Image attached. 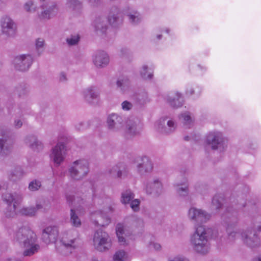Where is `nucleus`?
Here are the masks:
<instances>
[{
    "instance_id": "obj_1",
    "label": "nucleus",
    "mask_w": 261,
    "mask_h": 261,
    "mask_svg": "<svg viewBox=\"0 0 261 261\" xmlns=\"http://www.w3.org/2000/svg\"><path fill=\"white\" fill-rule=\"evenodd\" d=\"M13 238L14 241L22 244L25 248L23 255L30 256L37 252L40 246L36 243V234L29 227H23L19 228L14 233Z\"/></svg>"
},
{
    "instance_id": "obj_2",
    "label": "nucleus",
    "mask_w": 261,
    "mask_h": 261,
    "mask_svg": "<svg viewBox=\"0 0 261 261\" xmlns=\"http://www.w3.org/2000/svg\"><path fill=\"white\" fill-rule=\"evenodd\" d=\"M212 231L211 228H206L202 225L196 227L190 239L191 245L196 252L201 254L208 252L210 248L209 240Z\"/></svg>"
},
{
    "instance_id": "obj_3",
    "label": "nucleus",
    "mask_w": 261,
    "mask_h": 261,
    "mask_svg": "<svg viewBox=\"0 0 261 261\" xmlns=\"http://www.w3.org/2000/svg\"><path fill=\"white\" fill-rule=\"evenodd\" d=\"M88 172V162L85 160H80L74 161L69 166L68 174L70 178L79 180L84 177Z\"/></svg>"
},
{
    "instance_id": "obj_4",
    "label": "nucleus",
    "mask_w": 261,
    "mask_h": 261,
    "mask_svg": "<svg viewBox=\"0 0 261 261\" xmlns=\"http://www.w3.org/2000/svg\"><path fill=\"white\" fill-rule=\"evenodd\" d=\"M61 242L63 247L67 250V253H71L80 245L77 232L74 230L64 232L61 237Z\"/></svg>"
},
{
    "instance_id": "obj_5",
    "label": "nucleus",
    "mask_w": 261,
    "mask_h": 261,
    "mask_svg": "<svg viewBox=\"0 0 261 261\" xmlns=\"http://www.w3.org/2000/svg\"><path fill=\"white\" fill-rule=\"evenodd\" d=\"M93 245L96 250L101 252L106 251L111 248V240L107 232L98 230L94 235Z\"/></svg>"
},
{
    "instance_id": "obj_6",
    "label": "nucleus",
    "mask_w": 261,
    "mask_h": 261,
    "mask_svg": "<svg viewBox=\"0 0 261 261\" xmlns=\"http://www.w3.org/2000/svg\"><path fill=\"white\" fill-rule=\"evenodd\" d=\"M187 216L192 223L197 225L206 223L211 217V214L206 211L195 207L189 209Z\"/></svg>"
},
{
    "instance_id": "obj_7",
    "label": "nucleus",
    "mask_w": 261,
    "mask_h": 261,
    "mask_svg": "<svg viewBox=\"0 0 261 261\" xmlns=\"http://www.w3.org/2000/svg\"><path fill=\"white\" fill-rule=\"evenodd\" d=\"M2 198L8 204V208L5 212L6 216L8 218L14 217L16 214L17 204L21 199V195L17 193H6L3 195Z\"/></svg>"
},
{
    "instance_id": "obj_8",
    "label": "nucleus",
    "mask_w": 261,
    "mask_h": 261,
    "mask_svg": "<svg viewBox=\"0 0 261 261\" xmlns=\"http://www.w3.org/2000/svg\"><path fill=\"white\" fill-rule=\"evenodd\" d=\"M206 142L213 150L223 151L226 147V140L220 132H211L206 137Z\"/></svg>"
},
{
    "instance_id": "obj_9",
    "label": "nucleus",
    "mask_w": 261,
    "mask_h": 261,
    "mask_svg": "<svg viewBox=\"0 0 261 261\" xmlns=\"http://www.w3.org/2000/svg\"><path fill=\"white\" fill-rule=\"evenodd\" d=\"M40 8L41 11L38 16L41 20H49L56 17L59 13V7L56 2H51L46 6L42 5Z\"/></svg>"
},
{
    "instance_id": "obj_10",
    "label": "nucleus",
    "mask_w": 261,
    "mask_h": 261,
    "mask_svg": "<svg viewBox=\"0 0 261 261\" xmlns=\"http://www.w3.org/2000/svg\"><path fill=\"white\" fill-rule=\"evenodd\" d=\"M1 31L8 37H14L17 31V25L14 20L8 15L2 17L0 20Z\"/></svg>"
},
{
    "instance_id": "obj_11",
    "label": "nucleus",
    "mask_w": 261,
    "mask_h": 261,
    "mask_svg": "<svg viewBox=\"0 0 261 261\" xmlns=\"http://www.w3.org/2000/svg\"><path fill=\"white\" fill-rule=\"evenodd\" d=\"M112 211V207L108 206L102 211H95L91 214V220L95 225L101 226L108 225L111 222V218L107 213L108 211Z\"/></svg>"
},
{
    "instance_id": "obj_12",
    "label": "nucleus",
    "mask_w": 261,
    "mask_h": 261,
    "mask_svg": "<svg viewBox=\"0 0 261 261\" xmlns=\"http://www.w3.org/2000/svg\"><path fill=\"white\" fill-rule=\"evenodd\" d=\"M108 129L113 132H120L123 130L124 121L122 117L117 114L112 113L107 118Z\"/></svg>"
},
{
    "instance_id": "obj_13",
    "label": "nucleus",
    "mask_w": 261,
    "mask_h": 261,
    "mask_svg": "<svg viewBox=\"0 0 261 261\" xmlns=\"http://www.w3.org/2000/svg\"><path fill=\"white\" fill-rule=\"evenodd\" d=\"M65 154V145L62 143H59L51 149L49 157L55 165L58 167L64 161Z\"/></svg>"
},
{
    "instance_id": "obj_14",
    "label": "nucleus",
    "mask_w": 261,
    "mask_h": 261,
    "mask_svg": "<svg viewBox=\"0 0 261 261\" xmlns=\"http://www.w3.org/2000/svg\"><path fill=\"white\" fill-rule=\"evenodd\" d=\"M33 61V57L29 54H22L16 56L14 60L13 64L15 68L20 71L28 70Z\"/></svg>"
},
{
    "instance_id": "obj_15",
    "label": "nucleus",
    "mask_w": 261,
    "mask_h": 261,
    "mask_svg": "<svg viewBox=\"0 0 261 261\" xmlns=\"http://www.w3.org/2000/svg\"><path fill=\"white\" fill-rule=\"evenodd\" d=\"M176 123L172 120H167V119H160L155 124L156 130L160 133L169 134L175 129Z\"/></svg>"
},
{
    "instance_id": "obj_16",
    "label": "nucleus",
    "mask_w": 261,
    "mask_h": 261,
    "mask_svg": "<svg viewBox=\"0 0 261 261\" xmlns=\"http://www.w3.org/2000/svg\"><path fill=\"white\" fill-rule=\"evenodd\" d=\"M92 62L98 68H102L108 65L110 58L108 54L103 50H97L92 56Z\"/></svg>"
},
{
    "instance_id": "obj_17",
    "label": "nucleus",
    "mask_w": 261,
    "mask_h": 261,
    "mask_svg": "<svg viewBox=\"0 0 261 261\" xmlns=\"http://www.w3.org/2000/svg\"><path fill=\"white\" fill-rule=\"evenodd\" d=\"M143 124L137 118L128 120L127 122L125 133L130 137L139 134L142 129Z\"/></svg>"
},
{
    "instance_id": "obj_18",
    "label": "nucleus",
    "mask_w": 261,
    "mask_h": 261,
    "mask_svg": "<svg viewBox=\"0 0 261 261\" xmlns=\"http://www.w3.org/2000/svg\"><path fill=\"white\" fill-rule=\"evenodd\" d=\"M136 162L137 170L140 174H144L152 171V163L148 157L146 156L139 157L136 159Z\"/></svg>"
},
{
    "instance_id": "obj_19",
    "label": "nucleus",
    "mask_w": 261,
    "mask_h": 261,
    "mask_svg": "<svg viewBox=\"0 0 261 261\" xmlns=\"http://www.w3.org/2000/svg\"><path fill=\"white\" fill-rule=\"evenodd\" d=\"M116 232L118 239V241L122 245H127L129 243V239H133L134 236H132L122 224H119L116 226Z\"/></svg>"
},
{
    "instance_id": "obj_20",
    "label": "nucleus",
    "mask_w": 261,
    "mask_h": 261,
    "mask_svg": "<svg viewBox=\"0 0 261 261\" xmlns=\"http://www.w3.org/2000/svg\"><path fill=\"white\" fill-rule=\"evenodd\" d=\"M165 99L170 106L175 108L181 107L184 102L182 95L178 92L169 93L165 97Z\"/></svg>"
},
{
    "instance_id": "obj_21",
    "label": "nucleus",
    "mask_w": 261,
    "mask_h": 261,
    "mask_svg": "<svg viewBox=\"0 0 261 261\" xmlns=\"http://www.w3.org/2000/svg\"><path fill=\"white\" fill-rule=\"evenodd\" d=\"M82 95L85 101L89 103H93L94 100L99 97V92L96 87L90 86L82 91Z\"/></svg>"
},
{
    "instance_id": "obj_22",
    "label": "nucleus",
    "mask_w": 261,
    "mask_h": 261,
    "mask_svg": "<svg viewBox=\"0 0 261 261\" xmlns=\"http://www.w3.org/2000/svg\"><path fill=\"white\" fill-rule=\"evenodd\" d=\"M145 190L148 194H152L154 196H159L164 191L162 184L158 179L147 183Z\"/></svg>"
},
{
    "instance_id": "obj_23",
    "label": "nucleus",
    "mask_w": 261,
    "mask_h": 261,
    "mask_svg": "<svg viewBox=\"0 0 261 261\" xmlns=\"http://www.w3.org/2000/svg\"><path fill=\"white\" fill-rule=\"evenodd\" d=\"M58 234V228L56 226H48L43 231L42 237L46 243H49L56 239Z\"/></svg>"
},
{
    "instance_id": "obj_24",
    "label": "nucleus",
    "mask_w": 261,
    "mask_h": 261,
    "mask_svg": "<svg viewBox=\"0 0 261 261\" xmlns=\"http://www.w3.org/2000/svg\"><path fill=\"white\" fill-rule=\"evenodd\" d=\"M108 21L109 23L113 26H116L122 22L120 11L117 8H113L110 12Z\"/></svg>"
},
{
    "instance_id": "obj_25",
    "label": "nucleus",
    "mask_w": 261,
    "mask_h": 261,
    "mask_svg": "<svg viewBox=\"0 0 261 261\" xmlns=\"http://www.w3.org/2000/svg\"><path fill=\"white\" fill-rule=\"evenodd\" d=\"M124 13L128 17L129 22L133 24H137L142 20L140 14L134 9L128 8L124 10Z\"/></svg>"
},
{
    "instance_id": "obj_26",
    "label": "nucleus",
    "mask_w": 261,
    "mask_h": 261,
    "mask_svg": "<svg viewBox=\"0 0 261 261\" xmlns=\"http://www.w3.org/2000/svg\"><path fill=\"white\" fill-rule=\"evenodd\" d=\"M177 194L182 197L187 196L189 193L188 185L187 179L183 181H177L174 185Z\"/></svg>"
},
{
    "instance_id": "obj_27",
    "label": "nucleus",
    "mask_w": 261,
    "mask_h": 261,
    "mask_svg": "<svg viewBox=\"0 0 261 261\" xmlns=\"http://www.w3.org/2000/svg\"><path fill=\"white\" fill-rule=\"evenodd\" d=\"M179 119L186 128H190L194 124V117L189 112L181 113L179 116Z\"/></svg>"
},
{
    "instance_id": "obj_28",
    "label": "nucleus",
    "mask_w": 261,
    "mask_h": 261,
    "mask_svg": "<svg viewBox=\"0 0 261 261\" xmlns=\"http://www.w3.org/2000/svg\"><path fill=\"white\" fill-rule=\"evenodd\" d=\"M25 142L27 145L34 150L38 151L42 148L41 142L39 141L35 136H31L27 137Z\"/></svg>"
},
{
    "instance_id": "obj_29",
    "label": "nucleus",
    "mask_w": 261,
    "mask_h": 261,
    "mask_svg": "<svg viewBox=\"0 0 261 261\" xmlns=\"http://www.w3.org/2000/svg\"><path fill=\"white\" fill-rule=\"evenodd\" d=\"M106 19L104 17H99L95 19L93 25L97 32L105 33L107 29Z\"/></svg>"
},
{
    "instance_id": "obj_30",
    "label": "nucleus",
    "mask_w": 261,
    "mask_h": 261,
    "mask_svg": "<svg viewBox=\"0 0 261 261\" xmlns=\"http://www.w3.org/2000/svg\"><path fill=\"white\" fill-rule=\"evenodd\" d=\"M25 173L22 168L20 166L16 167L11 172L10 177L12 180H16L20 179L24 175Z\"/></svg>"
},
{
    "instance_id": "obj_31",
    "label": "nucleus",
    "mask_w": 261,
    "mask_h": 261,
    "mask_svg": "<svg viewBox=\"0 0 261 261\" xmlns=\"http://www.w3.org/2000/svg\"><path fill=\"white\" fill-rule=\"evenodd\" d=\"M134 193L129 190L122 193L121 201L123 204L129 203L134 198Z\"/></svg>"
},
{
    "instance_id": "obj_32",
    "label": "nucleus",
    "mask_w": 261,
    "mask_h": 261,
    "mask_svg": "<svg viewBox=\"0 0 261 261\" xmlns=\"http://www.w3.org/2000/svg\"><path fill=\"white\" fill-rule=\"evenodd\" d=\"M223 198L221 195L218 194L215 195L212 199V202L213 208L216 210L221 208L223 205Z\"/></svg>"
},
{
    "instance_id": "obj_33",
    "label": "nucleus",
    "mask_w": 261,
    "mask_h": 261,
    "mask_svg": "<svg viewBox=\"0 0 261 261\" xmlns=\"http://www.w3.org/2000/svg\"><path fill=\"white\" fill-rule=\"evenodd\" d=\"M24 10L28 13H34L37 10V6L32 0H29L23 5Z\"/></svg>"
},
{
    "instance_id": "obj_34",
    "label": "nucleus",
    "mask_w": 261,
    "mask_h": 261,
    "mask_svg": "<svg viewBox=\"0 0 261 261\" xmlns=\"http://www.w3.org/2000/svg\"><path fill=\"white\" fill-rule=\"evenodd\" d=\"M117 86L123 91L127 90L129 86V81L127 77H122L117 82Z\"/></svg>"
},
{
    "instance_id": "obj_35",
    "label": "nucleus",
    "mask_w": 261,
    "mask_h": 261,
    "mask_svg": "<svg viewBox=\"0 0 261 261\" xmlns=\"http://www.w3.org/2000/svg\"><path fill=\"white\" fill-rule=\"evenodd\" d=\"M70 223L73 226L76 227L81 225V221L73 209L70 211Z\"/></svg>"
},
{
    "instance_id": "obj_36",
    "label": "nucleus",
    "mask_w": 261,
    "mask_h": 261,
    "mask_svg": "<svg viewBox=\"0 0 261 261\" xmlns=\"http://www.w3.org/2000/svg\"><path fill=\"white\" fill-rule=\"evenodd\" d=\"M20 213L27 216H34L36 214V210L34 206L24 207L22 208Z\"/></svg>"
},
{
    "instance_id": "obj_37",
    "label": "nucleus",
    "mask_w": 261,
    "mask_h": 261,
    "mask_svg": "<svg viewBox=\"0 0 261 261\" xmlns=\"http://www.w3.org/2000/svg\"><path fill=\"white\" fill-rule=\"evenodd\" d=\"M127 254L122 250L117 251L113 256V261H126Z\"/></svg>"
},
{
    "instance_id": "obj_38",
    "label": "nucleus",
    "mask_w": 261,
    "mask_h": 261,
    "mask_svg": "<svg viewBox=\"0 0 261 261\" xmlns=\"http://www.w3.org/2000/svg\"><path fill=\"white\" fill-rule=\"evenodd\" d=\"M109 174L114 177H120L122 175V172L118 165H115L109 170Z\"/></svg>"
},
{
    "instance_id": "obj_39",
    "label": "nucleus",
    "mask_w": 261,
    "mask_h": 261,
    "mask_svg": "<svg viewBox=\"0 0 261 261\" xmlns=\"http://www.w3.org/2000/svg\"><path fill=\"white\" fill-rule=\"evenodd\" d=\"M10 148V146L8 145L6 139H0V151L2 153L7 154L9 152Z\"/></svg>"
},
{
    "instance_id": "obj_40",
    "label": "nucleus",
    "mask_w": 261,
    "mask_h": 261,
    "mask_svg": "<svg viewBox=\"0 0 261 261\" xmlns=\"http://www.w3.org/2000/svg\"><path fill=\"white\" fill-rule=\"evenodd\" d=\"M140 75L143 79L145 80L151 79L153 76L152 72L148 71V67L146 65H143L141 69Z\"/></svg>"
},
{
    "instance_id": "obj_41",
    "label": "nucleus",
    "mask_w": 261,
    "mask_h": 261,
    "mask_svg": "<svg viewBox=\"0 0 261 261\" xmlns=\"http://www.w3.org/2000/svg\"><path fill=\"white\" fill-rule=\"evenodd\" d=\"M41 186L40 181L38 180H33L30 182L28 188L31 191H36L38 190Z\"/></svg>"
},
{
    "instance_id": "obj_42",
    "label": "nucleus",
    "mask_w": 261,
    "mask_h": 261,
    "mask_svg": "<svg viewBox=\"0 0 261 261\" xmlns=\"http://www.w3.org/2000/svg\"><path fill=\"white\" fill-rule=\"evenodd\" d=\"M79 39L80 37L78 35H71L67 38L66 42L69 45H74L78 43Z\"/></svg>"
},
{
    "instance_id": "obj_43",
    "label": "nucleus",
    "mask_w": 261,
    "mask_h": 261,
    "mask_svg": "<svg viewBox=\"0 0 261 261\" xmlns=\"http://www.w3.org/2000/svg\"><path fill=\"white\" fill-rule=\"evenodd\" d=\"M44 45V41L42 38H38L36 41V48L39 54L41 53L43 50Z\"/></svg>"
},
{
    "instance_id": "obj_44",
    "label": "nucleus",
    "mask_w": 261,
    "mask_h": 261,
    "mask_svg": "<svg viewBox=\"0 0 261 261\" xmlns=\"http://www.w3.org/2000/svg\"><path fill=\"white\" fill-rule=\"evenodd\" d=\"M89 126L87 122H80L75 125V128L79 131H82L87 129Z\"/></svg>"
},
{
    "instance_id": "obj_45",
    "label": "nucleus",
    "mask_w": 261,
    "mask_h": 261,
    "mask_svg": "<svg viewBox=\"0 0 261 261\" xmlns=\"http://www.w3.org/2000/svg\"><path fill=\"white\" fill-rule=\"evenodd\" d=\"M148 247L150 249H154L156 251L160 250L162 248L161 245L159 243L153 241H151L149 243Z\"/></svg>"
},
{
    "instance_id": "obj_46",
    "label": "nucleus",
    "mask_w": 261,
    "mask_h": 261,
    "mask_svg": "<svg viewBox=\"0 0 261 261\" xmlns=\"http://www.w3.org/2000/svg\"><path fill=\"white\" fill-rule=\"evenodd\" d=\"M68 4L73 9H78L81 6V3L78 0H68Z\"/></svg>"
},
{
    "instance_id": "obj_47",
    "label": "nucleus",
    "mask_w": 261,
    "mask_h": 261,
    "mask_svg": "<svg viewBox=\"0 0 261 261\" xmlns=\"http://www.w3.org/2000/svg\"><path fill=\"white\" fill-rule=\"evenodd\" d=\"M140 201L138 199L132 200L130 206L134 211H137L139 209Z\"/></svg>"
},
{
    "instance_id": "obj_48",
    "label": "nucleus",
    "mask_w": 261,
    "mask_h": 261,
    "mask_svg": "<svg viewBox=\"0 0 261 261\" xmlns=\"http://www.w3.org/2000/svg\"><path fill=\"white\" fill-rule=\"evenodd\" d=\"M133 107V105L131 102H129L128 101L125 100L124 101L121 103V108L124 111H129Z\"/></svg>"
},
{
    "instance_id": "obj_49",
    "label": "nucleus",
    "mask_w": 261,
    "mask_h": 261,
    "mask_svg": "<svg viewBox=\"0 0 261 261\" xmlns=\"http://www.w3.org/2000/svg\"><path fill=\"white\" fill-rule=\"evenodd\" d=\"M147 94L146 93L144 92L142 93V95H139L138 99V101L141 103H143L145 102L147 100Z\"/></svg>"
},
{
    "instance_id": "obj_50",
    "label": "nucleus",
    "mask_w": 261,
    "mask_h": 261,
    "mask_svg": "<svg viewBox=\"0 0 261 261\" xmlns=\"http://www.w3.org/2000/svg\"><path fill=\"white\" fill-rule=\"evenodd\" d=\"M168 261H189L187 258L182 256H177L169 259Z\"/></svg>"
},
{
    "instance_id": "obj_51",
    "label": "nucleus",
    "mask_w": 261,
    "mask_h": 261,
    "mask_svg": "<svg viewBox=\"0 0 261 261\" xmlns=\"http://www.w3.org/2000/svg\"><path fill=\"white\" fill-rule=\"evenodd\" d=\"M132 221L133 223V225H134L136 226H137L138 224H141L142 223V220L136 217H133L132 218Z\"/></svg>"
},
{
    "instance_id": "obj_52",
    "label": "nucleus",
    "mask_w": 261,
    "mask_h": 261,
    "mask_svg": "<svg viewBox=\"0 0 261 261\" xmlns=\"http://www.w3.org/2000/svg\"><path fill=\"white\" fill-rule=\"evenodd\" d=\"M129 50L127 48H122L120 49V56L122 57H125L129 54Z\"/></svg>"
},
{
    "instance_id": "obj_53",
    "label": "nucleus",
    "mask_w": 261,
    "mask_h": 261,
    "mask_svg": "<svg viewBox=\"0 0 261 261\" xmlns=\"http://www.w3.org/2000/svg\"><path fill=\"white\" fill-rule=\"evenodd\" d=\"M14 125L16 128H19L22 126V122L20 119H15L14 121Z\"/></svg>"
},
{
    "instance_id": "obj_54",
    "label": "nucleus",
    "mask_w": 261,
    "mask_h": 261,
    "mask_svg": "<svg viewBox=\"0 0 261 261\" xmlns=\"http://www.w3.org/2000/svg\"><path fill=\"white\" fill-rule=\"evenodd\" d=\"M194 93V89L192 87L189 86L186 90V94L188 95H191Z\"/></svg>"
},
{
    "instance_id": "obj_55",
    "label": "nucleus",
    "mask_w": 261,
    "mask_h": 261,
    "mask_svg": "<svg viewBox=\"0 0 261 261\" xmlns=\"http://www.w3.org/2000/svg\"><path fill=\"white\" fill-rule=\"evenodd\" d=\"M59 80L61 82H64L67 80L66 75L64 72H61L60 74Z\"/></svg>"
},
{
    "instance_id": "obj_56",
    "label": "nucleus",
    "mask_w": 261,
    "mask_h": 261,
    "mask_svg": "<svg viewBox=\"0 0 261 261\" xmlns=\"http://www.w3.org/2000/svg\"><path fill=\"white\" fill-rule=\"evenodd\" d=\"M35 207V209L36 210V212L37 211L41 210L43 208V205L40 203H37L35 206H34Z\"/></svg>"
},
{
    "instance_id": "obj_57",
    "label": "nucleus",
    "mask_w": 261,
    "mask_h": 261,
    "mask_svg": "<svg viewBox=\"0 0 261 261\" xmlns=\"http://www.w3.org/2000/svg\"><path fill=\"white\" fill-rule=\"evenodd\" d=\"M191 139H194V138L193 137H191V136H186V137H185V140H186V141H189V140H190Z\"/></svg>"
},
{
    "instance_id": "obj_58",
    "label": "nucleus",
    "mask_w": 261,
    "mask_h": 261,
    "mask_svg": "<svg viewBox=\"0 0 261 261\" xmlns=\"http://www.w3.org/2000/svg\"><path fill=\"white\" fill-rule=\"evenodd\" d=\"M6 261H22V260L20 258H17L15 259H12L9 258L8 259H7Z\"/></svg>"
},
{
    "instance_id": "obj_59",
    "label": "nucleus",
    "mask_w": 261,
    "mask_h": 261,
    "mask_svg": "<svg viewBox=\"0 0 261 261\" xmlns=\"http://www.w3.org/2000/svg\"><path fill=\"white\" fill-rule=\"evenodd\" d=\"M71 197L70 196H68L67 197V200L68 201H71V202H72V199H71Z\"/></svg>"
},
{
    "instance_id": "obj_60",
    "label": "nucleus",
    "mask_w": 261,
    "mask_h": 261,
    "mask_svg": "<svg viewBox=\"0 0 261 261\" xmlns=\"http://www.w3.org/2000/svg\"><path fill=\"white\" fill-rule=\"evenodd\" d=\"M254 261H261V255L256 259H255Z\"/></svg>"
},
{
    "instance_id": "obj_61",
    "label": "nucleus",
    "mask_w": 261,
    "mask_h": 261,
    "mask_svg": "<svg viewBox=\"0 0 261 261\" xmlns=\"http://www.w3.org/2000/svg\"><path fill=\"white\" fill-rule=\"evenodd\" d=\"M161 37H162L161 35H159L157 36V38L158 39H160L161 38Z\"/></svg>"
},
{
    "instance_id": "obj_62",
    "label": "nucleus",
    "mask_w": 261,
    "mask_h": 261,
    "mask_svg": "<svg viewBox=\"0 0 261 261\" xmlns=\"http://www.w3.org/2000/svg\"><path fill=\"white\" fill-rule=\"evenodd\" d=\"M91 261H98V260L96 258H92Z\"/></svg>"
},
{
    "instance_id": "obj_63",
    "label": "nucleus",
    "mask_w": 261,
    "mask_h": 261,
    "mask_svg": "<svg viewBox=\"0 0 261 261\" xmlns=\"http://www.w3.org/2000/svg\"><path fill=\"white\" fill-rule=\"evenodd\" d=\"M40 1L41 2H43L45 1L46 0H40Z\"/></svg>"
},
{
    "instance_id": "obj_64",
    "label": "nucleus",
    "mask_w": 261,
    "mask_h": 261,
    "mask_svg": "<svg viewBox=\"0 0 261 261\" xmlns=\"http://www.w3.org/2000/svg\"><path fill=\"white\" fill-rule=\"evenodd\" d=\"M167 33H168V30H166Z\"/></svg>"
}]
</instances>
